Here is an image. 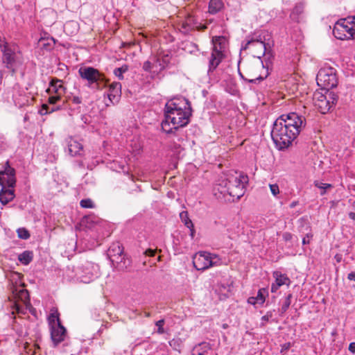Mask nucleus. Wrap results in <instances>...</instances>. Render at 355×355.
Segmentation results:
<instances>
[{
    "instance_id": "aec40b11",
    "label": "nucleus",
    "mask_w": 355,
    "mask_h": 355,
    "mask_svg": "<svg viewBox=\"0 0 355 355\" xmlns=\"http://www.w3.org/2000/svg\"><path fill=\"white\" fill-rule=\"evenodd\" d=\"M304 17V4L303 3H297L292 9L290 18L295 22H300Z\"/></svg>"
},
{
    "instance_id": "5fc2aeb1",
    "label": "nucleus",
    "mask_w": 355,
    "mask_h": 355,
    "mask_svg": "<svg viewBox=\"0 0 355 355\" xmlns=\"http://www.w3.org/2000/svg\"><path fill=\"white\" fill-rule=\"evenodd\" d=\"M72 102L75 104H80L81 103L82 101L81 98L78 96H73L72 98Z\"/></svg>"
},
{
    "instance_id": "6e6d98bb",
    "label": "nucleus",
    "mask_w": 355,
    "mask_h": 355,
    "mask_svg": "<svg viewBox=\"0 0 355 355\" xmlns=\"http://www.w3.org/2000/svg\"><path fill=\"white\" fill-rule=\"evenodd\" d=\"M347 279L350 281H354L355 282V271L351 272L347 275Z\"/></svg>"
},
{
    "instance_id": "72a5a7b5",
    "label": "nucleus",
    "mask_w": 355,
    "mask_h": 355,
    "mask_svg": "<svg viewBox=\"0 0 355 355\" xmlns=\"http://www.w3.org/2000/svg\"><path fill=\"white\" fill-rule=\"evenodd\" d=\"M180 217L182 223H184V225L187 227H192L193 223L189 218L188 212L186 211H183L180 214Z\"/></svg>"
},
{
    "instance_id": "1a4fd4ad",
    "label": "nucleus",
    "mask_w": 355,
    "mask_h": 355,
    "mask_svg": "<svg viewBox=\"0 0 355 355\" xmlns=\"http://www.w3.org/2000/svg\"><path fill=\"white\" fill-rule=\"evenodd\" d=\"M78 73L83 79L87 80L89 86L95 83L97 89L101 88V84L105 80L104 76L92 67H80Z\"/></svg>"
},
{
    "instance_id": "37998d69",
    "label": "nucleus",
    "mask_w": 355,
    "mask_h": 355,
    "mask_svg": "<svg viewBox=\"0 0 355 355\" xmlns=\"http://www.w3.org/2000/svg\"><path fill=\"white\" fill-rule=\"evenodd\" d=\"M273 316L272 311H268L266 315L262 316L261 318V324L265 325L266 322L269 321V320Z\"/></svg>"
},
{
    "instance_id": "6e6552de",
    "label": "nucleus",
    "mask_w": 355,
    "mask_h": 355,
    "mask_svg": "<svg viewBox=\"0 0 355 355\" xmlns=\"http://www.w3.org/2000/svg\"><path fill=\"white\" fill-rule=\"evenodd\" d=\"M333 34L338 40H350L355 38V30L351 26L348 20L340 19L334 25Z\"/></svg>"
},
{
    "instance_id": "c9c22d12",
    "label": "nucleus",
    "mask_w": 355,
    "mask_h": 355,
    "mask_svg": "<svg viewBox=\"0 0 355 355\" xmlns=\"http://www.w3.org/2000/svg\"><path fill=\"white\" fill-rule=\"evenodd\" d=\"M266 293H267V290L266 288H261L259 290L255 298L259 304H263L264 303Z\"/></svg>"
},
{
    "instance_id": "7ed1b4c3",
    "label": "nucleus",
    "mask_w": 355,
    "mask_h": 355,
    "mask_svg": "<svg viewBox=\"0 0 355 355\" xmlns=\"http://www.w3.org/2000/svg\"><path fill=\"white\" fill-rule=\"evenodd\" d=\"M221 263V259L217 254L207 252H198L193 257V266L198 270H205Z\"/></svg>"
},
{
    "instance_id": "ddd939ff",
    "label": "nucleus",
    "mask_w": 355,
    "mask_h": 355,
    "mask_svg": "<svg viewBox=\"0 0 355 355\" xmlns=\"http://www.w3.org/2000/svg\"><path fill=\"white\" fill-rule=\"evenodd\" d=\"M225 49L220 46H213L212 51L209 60V68L207 73L213 72L225 58Z\"/></svg>"
},
{
    "instance_id": "c03bdc74",
    "label": "nucleus",
    "mask_w": 355,
    "mask_h": 355,
    "mask_svg": "<svg viewBox=\"0 0 355 355\" xmlns=\"http://www.w3.org/2000/svg\"><path fill=\"white\" fill-rule=\"evenodd\" d=\"M269 187L270 191L273 196H276L277 194H279V188L277 184H270Z\"/></svg>"
},
{
    "instance_id": "f3484780",
    "label": "nucleus",
    "mask_w": 355,
    "mask_h": 355,
    "mask_svg": "<svg viewBox=\"0 0 355 355\" xmlns=\"http://www.w3.org/2000/svg\"><path fill=\"white\" fill-rule=\"evenodd\" d=\"M228 178L221 177L214 186V195L217 198H220L221 197H225L228 195Z\"/></svg>"
},
{
    "instance_id": "603ef678",
    "label": "nucleus",
    "mask_w": 355,
    "mask_h": 355,
    "mask_svg": "<svg viewBox=\"0 0 355 355\" xmlns=\"http://www.w3.org/2000/svg\"><path fill=\"white\" fill-rule=\"evenodd\" d=\"M283 238L285 241H290L292 239V234L288 232H285L283 234Z\"/></svg>"
},
{
    "instance_id": "4d7b16f0",
    "label": "nucleus",
    "mask_w": 355,
    "mask_h": 355,
    "mask_svg": "<svg viewBox=\"0 0 355 355\" xmlns=\"http://www.w3.org/2000/svg\"><path fill=\"white\" fill-rule=\"evenodd\" d=\"M349 351L351 352L353 354L355 353V343L354 342L351 343L349 344Z\"/></svg>"
},
{
    "instance_id": "bf43d9fd",
    "label": "nucleus",
    "mask_w": 355,
    "mask_h": 355,
    "mask_svg": "<svg viewBox=\"0 0 355 355\" xmlns=\"http://www.w3.org/2000/svg\"><path fill=\"white\" fill-rule=\"evenodd\" d=\"M190 230V236L192 239L194 238V236H195V233H196V231H195V229H194V225H193V227H188Z\"/></svg>"
},
{
    "instance_id": "dca6fc26",
    "label": "nucleus",
    "mask_w": 355,
    "mask_h": 355,
    "mask_svg": "<svg viewBox=\"0 0 355 355\" xmlns=\"http://www.w3.org/2000/svg\"><path fill=\"white\" fill-rule=\"evenodd\" d=\"M50 329L51 338L55 346L64 340L67 335V330L62 324L57 323L56 326L50 327Z\"/></svg>"
},
{
    "instance_id": "f257e3e1",
    "label": "nucleus",
    "mask_w": 355,
    "mask_h": 355,
    "mask_svg": "<svg viewBox=\"0 0 355 355\" xmlns=\"http://www.w3.org/2000/svg\"><path fill=\"white\" fill-rule=\"evenodd\" d=\"M304 125V119L295 112L282 115L274 122L271 137L276 146L284 149L289 146Z\"/></svg>"
},
{
    "instance_id": "79ce46f5",
    "label": "nucleus",
    "mask_w": 355,
    "mask_h": 355,
    "mask_svg": "<svg viewBox=\"0 0 355 355\" xmlns=\"http://www.w3.org/2000/svg\"><path fill=\"white\" fill-rule=\"evenodd\" d=\"M61 96L62 95L60 94H55V95H53V96H50L49 98V100H48V102L51 104V105H54L57 102H58L59 101L61 100Z\"/></svg>"
},
{
    "instance_id": "8fccbe9b",
    "label": "nucleus",
    "mask_w": 355,
    "mask_h": 355,
    "mask_svg": "<svg viewBox=\"0 0 355 355\" xmlns=\"http://www.w3.org/2000/svg\"><path fill=\"white\" fill-rule=\"evenodd\" d=\"M156 251L152 249H148L145 251V254L149 257H154L155 255Z\"/></svg>"
},
{
    "instance_id": "bb28decb",
    "label": "nucleus",
    "mask_w": 355,
    "mask_h": 355,
    "mask_svg": "<svg viewBox=\"0 0 355 355\" xmlns=\"http://www.w3.org/2000/svg\"><path fill=\"white\" fill-rule=\"evenodd\" d=\"M210 349L209 344L207 343H202L195 346L192 351L195 355H206Z\"/></svg>"
},
{
    "instance_id": "13d9d810",
    "label": "nucleus",
    "mask_w": 355,
    "mask_h": 355,
    "mask_svg": "<svg viewBox=\"0 0 355 355\" xmlns=\"http://www.w3.org/2000/svg\"><path fill=\"white\" fill-rule=\"evenodd\" d=\"M73 25H75L76 26H77L76 23H75L74 21H69V22H67L65 25H64V31H67V28H69V26H73Z\"/></svg>"
},
{
    "instance_id": "a18cd8bd",
    "label": "nucleus",
    "mask_w": 355,
    "mask_h": 355,
    "mask_svg": "<svg viewBox=\"0 0 355 355\" xmlns=\"http://www.w3.org/2000/svg\"><path fill=\"white\" fill-rule=\"evenodd\" d=\"M291 302H289L288 300L284 301V302L282 304L281 309H280L282 313H285L288 310V309L289 308V306L291 305Z\"/></svg>"
},
{
    "instance_id": "09e8293b",
    "label": "nucleus",
    "mask_w": 355,
    "mask_h": 355,
    "mask_svg": "<svg viewBox=\"0 0 355 355\" xmlns=\"http://www.w3.org/2000/svg\"><path fill=\"white\" fill-rule=\"evenodd\" d=\"M351 26H353V28L355 30V16L349 17L347 18Z\"/></svg>"
},
{
    "instance_id": "e433bc0d",
    "label": "nucleus",
    "mask_w": 355,
    "mask_h": 355,
    "mask_svg": "<svg viewBox=\"0 0 355 355\" xmlns=\"http://www.w3.org/2000/svg\"><path fill=\"white\" fill-rule=\"evenodd\" d=\"M324 95L327 96V99H329V102L332 106L336 103L338 98L336 94L333 92H330L329 90H327Z\"/></svg>"
},
{
    "instance_id": "412c9836",
    "label": "nucleus",
    "mask_w": 355,
    "mask_h": 355,
    "mask_svg": "<svg viewBox=\"0 0 355 355\" xmlns=\"http://www.w3.org/2000/svg\"><path fill=\"white\" fill-rule=\"evenodd\" d=\"M46 92L48 93H54L57 94L62 95L65 92V88L62 84V80L53 78L50 82V85Z\"/></svg>"
},
{
    "instance_id": "e2e57ef3",
    "label": "nucleus",
    "mask_w": 355,
    "mask_h": 355,
    "mask_svg": "<svg viewBox=\"0 0 355 355\" xmlns=\"http://www.w3.org/2000/svg\"><path fill=\"white\" fill-rule=\"evenodd\" d=\"M13 98H14V102H15V105L17 106H18L19 108L21 107L22 105L20 103L19 101L17 100L15 96Z\"/></svg>"
},
{
    "instance_id": "0e129e2a",
    "label": "nucleus",
    "mask_w": 355,
    "mask_h": 355,
    "mask_svg": "<svg viewBox=\"0 0 355 355\" xmlns=\"http://www.w3.org/2000/svg\"><path fill=\"white\" fill-rule=\"evenodd\" d=\"M17 232L19 238L22 239V228H18Z\"/></svg>"
},
{
    "instance_id": "a19ab883",
    "label": "nucleus",
    "mask_w": 355,
    "mask_h": 355,
    "mask_svg": "<svg viewBox=\"0 0 355 355\" xmlns=\"http://www.w3.org/2000/svg\"><path fill=\"white\" fill-rule=\"evenodd\" d=\"M165 321L164 319L159 320L155 322V325L157 327V332L159 334H162L165 332L163 326L164 325Z\"/></svg>"
},
{
    "instance_id": "7c9ffc66",
    "label": "nucleus",
    "mask_w": 355,
    "mask_h": 355,
    "mask_svg": "<svg viewBox=\"0 0 355 355\" xmlns=\"http://www.w3.org/2000/svg\"><path fill=\"white\" fill-rule=\"evenodd\" d=\"M11 307H12L11 314L13 315V318L15 320V322H17V321H16V314H17L18 315V318H21L20 314L21 313V306H20V305L19 304V300H16L15 301H14L12 303Z\"/></svg>"
},
{
    "instance_id": "c756f323",
    "label": "nucleus",
    "mask_w": 355,
    "mask_h": 355,
    "mask_svg": "<svg viewBox=\"0 0 355 355\" xmlns=\"http://www.w3.org/2000/svg\"><path fill=\"white\" fill-rule=\"evenodd\" d=\"M16 275L19 277V281L15 282V286H14L15 288L13 292V295H15V298L21 299V295L22 293V281L20 277L19 273H16Z\"/></svg>"
},
{
    "instance_id": "423d86ee",
    "label": "nucleus",
    "mask_w": 355,
    "mask_h": 355,
    "mask_svg": "<svg viewBox=\"0 0 355 355\" xmlns=\"http://www.w3.org/2000/svg\"><path fill=\"white\" fill-rule=\"evenodd\" d=\"M76 275L80 282L89 284L98 277V266L90 261H85L77 268Z\"/></svg>"
},
{
    "instance_id": "774afa93",
    "label": "nucleus",
    "mask_w": 355,
    "mask_h": 355,
    "mask_svg": "<svg viewBox=\"0 0 355 355\" xmlns=\"http://www.w3.org/2000/svg\"><path fill=\"white\" fill-rule=\"evenodd\" d=\"M292 294H288L286 297L285 300H288L289 302H291Z\"/></svg>"
},
{
    "instance_id": "de8ad7c7",
    "label": "nucleus",
    "mask_w": 355,
    "mask_h": 355,
    "mask_svg": "<svg viewBox=\"0 0 355 355\" xmlns=\"http://www.w3.org/2000/svg\"><path fill=\"white\" fill-rule=\"evenodd\" d=\"M313 236L311 234H306V236H304L302 239V244L306 245L310 243V239Z\"/></svg>"
},
{
    "instance_id": "5701e85b",
    "label": "nucleus",
    "mask_w": 355,
    "mask_h": 355,
    "mask_svg": "<svg viewBox=\"0 0 355 355\" xmlns=\"http://www.w3.org/2000/svg\"><path fill=\"white\" fill-rule=\"evenodd\" d=\"M15 198L12 188H1L0 191V202L2 205H6Z\"/></svg>"
},
{
    "instance_id": "2eb2a0df",
    "label": "nucleus",
    "mask_w": 355,
    "mask_h": 355,
    "mask_svg": "<svg viewBox=\"0 0 355 355\" xmlns=\"http://www.w3.org/2000/svg\"><path fill=\"white\" fill-rule=\"evenodd\" d=\"M314 105L322 114L327 113L332 107L327 96L321 93H315L313 97Z\"/></svg>"
},
{
    "instance_id": "f704fd0d",
    "label": "nucleus",
    "mask_w": 355,
    "mask_h": 355,
    "mask_svg": "<svg viewBox=\"0 0 355 355\" xmlns=\"http://www.w3.org/2000/svg\"><path fill=\"white\" fill-rule=\"evenodd\" d=\"M315 187L321 189L320 195L323 196L326 193L327 189H331L333 186L331 184L322 183L318 181L314 182Z\"/></svg>"
},
{
    "instance_id": "864d4df0",
    "label": "nucleus",
    "mask_w": 355,
    "mask_h": 355,
    "mask_svg": "<svg viewBox=\"0 0 355 355\" xmlns=\"http://www.w3.org/2000/svg\"><path fill=\"white\" fill-rule=\"evenodd\" d=\"M169 61H170V58H169V55L168 54L164 55L162 57V62H163V63L164 64H167L168 63H169Z\"/></svg>"
},
{
    "instance_id": "0eeeda50",
    "label": "nucleus",
    "mask_w": 355,
    "mask_h": 355,
    "mask_svg": "<svg viewBox=\"0 0 355 355\" xmlns=\"http://www.w3.org/2000/svg\"><path fill=\"white\" fill-rule=\"evenodd\" d=\"M228 195L240 199L245 193V184L248 182V177L240 175L239 177L231 175L228 177Z\"/></svg>"
},
{
    "instance_id": "49530a36",
    "label": "nucleus",
    "mask_w": 355,
    "mask_h": 355,
    "mask_svg": "<svg viewBox=\"0 0 355 355\" xmlns=\"http://www.w3.org/2000/svg\"><path fill=\"white\" fill-rule=\"evenodd\" d=\"M152 69V64L151 62L149 61H146L143 64V69L145 71H150Z\"/></svg>"
},
{
    "instance_id": "2f4dec72",
    "label": "nucleus",
    "mask_w": 355,
    "mask_h": 355,
    "mask_svg": "<svg viewBox=\"0 0 355 355\" xmlns=\"http://www.w3.org/2000/svg\"><path fill=\"white\" fill-rule=\"evenodd\" d=\"M3 62L6 63L7 67L10 68L14 62V54L8 50H5L3 57Z\"/></svg>"
},
{
    "instance_id": "393cba45",
    "label": "nucleus",
    "mask_w": 355,
    "mask_h": 355,
    "mask_svg": "<svg viewBox=\"0 0 355 355\" xmlns=\"http://www.w3.org/2000/svg\"><path fill=\"white\" fill-rule=\"evenodd\" d=\"M55 42L53 37H41L38 40V46L46 51H51L53 49Z\"/></svg>"
},
{
    "instance_id": "473e14b6",
    "label": "nucleus",
    "mask_w": 355,
    "mask_h": 355,
    "mask_svg": "<svg viewBox=\"0 0 355 355\" xmlns=\"http://www.w3.org/2000/svg\"><path fill=\"white\" fill-rule=\"evenodd\" d=\"M128 66L127 64H123L121 67L116 68L114 70V74L118 77L119 80H123L124 78L123 73L128 71Z\"/></svg>"
},
{
    "instance_id": "b1692460",
    "label": "nucleus",
    "mask_w": 355,
    "mask_h": 355,
    "mask_svg": "<svg viewBox=\"0 0 355 355\" xmlns=\"http://www.w3.org/2000/svg\"><path fill=\"white\" fill-rule=\"evenodd\" d=\"M25 284L24 283V310L26 309L35 318H37V311L36 309L32 306L29 302V293L28 290L24 288ZM26 314V312L24 311V315Z\"/></svg>"
},
{
    "instance_id": "6ab92c4d",
    "label": "nucleus",
    "mask_w": 355,
    "mask_h": 355,
    "mask_svg": "<svg viewBox=\"0 0 355 355\" xmlns=\"http://www.w3.org/2000/svg\"><path fill=\"white\" fill-rule=\"evenodd\" d=\"M121 94V85L120 83H112L109 87L107 97L110 103L114 104L117 103Z\"/></svg>"
},
{
    "instance_id": "f03ea898",
    "label": "nucleus",
    "mask_w": 355,
    "mask_h": 355,
    "mask_svg": "<svg viewBox=\"0 0 355 355\" xmlns=\"http://www.w3.org/2000/svg\"><path fill=\"white\" fill-rule=\"evenodd\" d=\"M191 112V103L187 99L182 98L169 101L165 105V119L162 123V129L169 134L173 129L186 126L190 121Z\"/></svg>"
},
{
    "instance_id": "4c0bfd02",
    "label": "nucleus",
    "mask_w": 355,
    "mask_h": 355,
    "mask_svg": "<svg viewBox=\"0 0 355 355\" xmlns=\"http://www.w3.org/2000/svg\"><path fill=\"white\" fill-rule=\"evenodd\" d=\"M33 258V252L32 251H24V265L29 264Z\"/></svg>"
},
{
    "instance_id": "338daca9",
    "label": "nucleus",
    "mask_w": 355,
    "mask_h": 355,
    "mask_svg": "<svg viewBox=\"0 0 355 355\" xmlns=\"http://www.w3.org/2000/svg\"><path fill=\"white\" fill-rule=\"evenodd\" d=\"M349 217L353 220H355V213L354 212H350L349 213Z\"/></svg>"
},
{
    "instance_id": "cd10ccee",
    "label": "nucleus",
    "mask_w": 355,
    "mask_h": 355,
    "mask_svg": "<svg viewBox=\"0 0 355 355\" xmlns=\"http://www.w3.org/2000/svg\"><path fill=\"white\" fill-rule=\"evenodd\" d=\"M60 313L57 310L54 311L53 312L51 313L48 318L49 324L50 327L56 326L57 323H61L60 319Z\"/></svg>"
},
{
    "instance_id": "9b49d317",
    "label": "nucleus",
    "mask_w": 355,
    "mask_h": 355,
    "mask_svg": "<svg viewBox=\"0 0 355 355\" xmlns=\"http://www.w3.org/2000/svg\"><path fill=\"white\" fill-rule=\"evenodd\" d=\"M15 171L8 162L6 163L3 170L0 171V185L1 188H13L15 185Z\"/></svg>"
},
{
    "instance_id": "69168bd1",
    "label": "nucleus",
    "mask_w": 355,
    "mask_h": 355,
    "mask_svg": "<svg viewBox=\"0 0 355 355\" xmlns=\"http://www.w3.org/2000/svg\"><path fill=\"white\" fill-rule=\"evenodd\" d=\"M298 205V201H293L290 204L291 208H294L295 206Z\"/></svg>"
},
{
    "instance_id": "a211bd4d",
    "label": "nucleus",
    "mask_w": 355,
    "mask_h": 355,
    "mask_svg": "<svg viewBox=\"0 0 355 355\" xmlns=\"http://www.w3.org/2000/svg\"><path fill=\"white\" fill-rule=\"evenodd\" d=\"M272 276L275 278V282L271 285V292L275 293L279 288L283 285L289 286L291 283V279L286 274H282L279 271H274Z\"/></svg>"
},
{
    "instance_id": "c85d7f7f",
    "label": "nucleus",
    "mask_w": 355,
    "mask_h": 355,
    "mask_svg": "<svg viewBox=\"0 0 355 355\" xmlns=\"http://www.w3.org/2000/svg\"><path fill=\"white\" fill-rule=\"evenodd\" d=\"M214 46H220L223 49L227 47V40L224 36H216L212 39Z\"/></svg>"
},
{
    "instance_id": "58836bf2",
    "label": "nucleus",
    "mask_w": 355,
    "mask_h": 355,
    "mask_svg": "<svg viewBox=\"0 0 355 355\" xmlns=\"http://www.w3.org/2000/svg\"><path fill=\"white\" fill-rule=\"evenodd\" d=\"M59 109H60L59 107H56V108L52 107L51 110H49V107L46 104H43L42 106V108L40 110L39 112L41 115H45L48 113H51V112H53L55 110H58Z\"/></svg>"
},
{
    "instance_id": "f8f14e48",
    "label": "nucleus",
    "mask_w": 355,
    "mask_h": 355,
    "mask_svg": "<svg viewBox=\"0 0 355 355\" xmlns=\"http://www.w3.org/2000/svg\"><path fill=\"white\" fill-rule=\"evenodd\" d=\"M180 26V31L184 34H188L189 32L194 30L203 31L207 28L206 25L198 23L195 17L191 15H189Z\"/></svg>"
},
{
    "instance_id": "39448f33",
    "label": "nucleus",
    "mask_w": 355,
    "mask_h": 355,
    "mask_svg": "<svg viewBox=\"0 0 355 355\" xmlns=\"http://www.w3.org/2000/svg\"><path fill=\"white\" fill-rule=\"evenodd\" d=\"M316 80L318 85L323 89L329 90L338 85L336 70L332 67L320 69L317 74Z\"/></svg>"
},
{
    "instance_id": "9d476101",
    "label": "nucleus",
    "mask_w": 355,
    "mask_h": 355,
    "mask_svg": "<svg viewBox=\"0 0 355 355\" xmlns=\"http://www.w3.org/2000/svg\"><path fill=\"white\" fill-rule=\"evenodd\" d=\"M107 255L112 264L117 268L121 269L124 267L123 248L119 243H113L108 249Z\"/></svg>"
},
{
    "instance_id": "ea45409f",
    "label": "nucleus",
    "mask_w": 355,
    "mask_h": 355,
    "mask_svg": "<svg viewBox=\"0 0 355 355\" xmlns=\"http://www.w3.org/2000/svg\"><path fill=\"white\" fill-rule=\"evenodd\" d=\"M80 205L83 208H93L94 207V202L89 198L82 200Z\"/></svg>"
},
{
    "instance_id": "4468645a",
    "label": "nucleus",
    "mask_w": 355,
    "mask_h": 355,
    "mask_svg": "<svg viewBox=\"0 0 355 355\" xmlns=\"http://www.w3.org/2000/svg\"><path fill=\"white\" fill-rule=\"evenodd\" d=\"M244 49H249L253 55L258 58L265 55L267 50L265 42L258 40H249Z\"/></svg>"
},
{
    "instance_id": "a878e982",
    "label": "nucleus",
    "mask_w": 355,
    "mask_h": 355,
    "mask_svg": "<svg viewBox=\"0 0 355 355\" xmlns=\"http://www.w3.org/2000/svg\"><path fill=\"white\" fill-rule=\"evenodd\" d=\"M224 7L222 0H210L209 3V12L214 15L220 12Z\"/></svg>"
},
{
    "instance_id": "4be33fe9",
    "label": "nucleus",
    "mask_w": 355,
    "mask_h": 355,
    "mask_svg": "<svg viewBox=\"0 0 355 355\" xmlns=\"http://www.w3.org/2000/svg\"><path fill=\"white\" fill-rule=\"evenodd\" d=\"M67 146L69 153L71 156L80 155V152L83 151V144L73 138H69L68 139Z\"/></svg>"
},
{
    "instance_id": "20e7f679",
    "label": "nucleus",
    "mask_w": 355,
    "mask_h": 355,
    "mask_svg": "<svg viewBox=\"0 0 355 355\" xmlns=\"http://www.w3.org/2000/svg\"><path fill=\"white\" fill-rule=\"evenodd\" d=\"M239 73L243 80L252 83H257L269 75L268 67H265L262 62L249 64L246 69V76Z\"/></svg>"
},
{
    "instance_id": "052dcab7",
    "label": "nucleus",
    "mask_w": 355,
    "mask_h": 355,
    "mask_svg": "<svg viewBox=\"0 0 355 355\" xmlns=\"http://www.w3.org/2000/svg\"><path fill=\"white\" fill-rule=\"evenodd\" d=\"M30 237L28 231L24 228V240L28 239Z\"/></svg>"
},
{
    "instance_id": "3c124183",
    "label": "nucleus",
    "mask_w": 355,
    "mask_h": 355,
    "mask_svg": "<svg viewBox=\"0 0 355 355\" xmlns=\"http://www.w3.org/2000/svg\"><path fill=\"white\" fill-rule=\"evenodd\" d=\"M248 302L250 304L255 305L257 304H259L257 301L255 297H250L248 299Z\"/></svg>"
},
{
    "instance_id": "680f3d73",
    "label": "nucleus",
    "mask_w": 355,
    "mask_h": 355,
    "mask_svg": "<svg viewBox=\"0 0 355 355\" xmlns=\"http://www.w3.org/2000/svg\"><path fill=\"white\" fill-rule=\"evenodd\" d=\"M335 259L338 263L340 262L342 260V255L340 254H336L334 257Z\"/></svg>"
}]
</instances>
